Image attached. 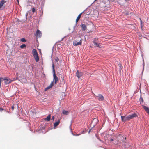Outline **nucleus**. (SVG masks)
Returning <instances> with one entry per match:
<instances>
[{
    "instance_id": "30",
    "label": "nucleus",
    "mask_w": 149,
    "mask_h": 149,
    "mask_svg": "<svg viewBox=\"0 0 149 149\" xmlns=\"http://www.w3.org/2000/svg\"><path fill=\"white\" fill-rule=\"evenodd\" d=\"M79 135H80V134H77V135H76V136H78Z\"/></svg>"
},
{
    "instance_id": "11",
    "label": "nucleus",
    "mask_w": 149,
    "mask_h": 149,
    "mask_svg": "<svg viewBox=\"0 0 149 149\" xmlns=\"http://www.w3.org/2000/svg\"><path fill=\"white\" fill-rule=\"evenodd\" d=\"M130 119H132L134 118L137 116V115L136 113H134L132 114L129 115Z\"/></svg>"
},
{
    "instance_id": "4",
    "label": "nucleus",
    "mask_w": 149,
    "mask_h": 149,
    "mask_svg": "<svg viewBox=\"0 0 149 149\" xmlns=\"http://www.w3.org/2000/svg\"><path fill=\"white\" fill-rule=\"evenodd\" d=\"M3 81H4L5 84H8L13 81V80H11L10 79L6 77L3 78Z\"/></svg>"
},
{
    "instance_id": "16",
    "label": "nucleus",
    "mask_w": 149,
    "mask_h": 149,
    "mask_svg": "<svg viewBox=\"0 0 149 149\" xmlns=\"http://www.w3.org/2000/svg\"><path fill=\"white\" fill-rule=\"evenodd\" d=\"M81 26L82 28V29L83 30H85L86 29V26L85 24H81Z\"/></svg>"
},
{
    "instance_id": "21",
    "label": "nucleus",
    "mask_w": 149,
    "mask_h": 149,
    "mask_svg": "<svg viewBox=\"0 0 149 149\" xmlns=\"http://www.w3.org/2000/svg\"><path fill=\"white\" fill-rule=\"evenodd\" d=\"M98 121V119L97 118H94L93 121V122H97Z\"/></svg>"
},
{
    "instance_id": "18",
    "label": "nucleus",
    "mask_w": 149,
    "mask_h": 149,
    "mask_svg": "<svg viewBox=\"0 0 149 149\" xmlns=\"http://www.w3.org/2000/svg\"><path fill=\"white\" fill-rule=\"evenodd\" d=\"M26 47V45L25 44H23L20 46V47L22 49H23L24 48Z\"/></svg>"
},
{
    "instance_id": "23",
    "label": "nucleus",
    "mask_w": 149,
    "mask_h": 149,
    "mask_svg": "<svg viewBox=\"0 0 149 149\" xmlns=\"http://www.w3.org/2000/svg\"><path fill=\"white\" fill-rule=\"evenodd\" d=\"M118 137H120L121 138V139H122V138L123 139V137L121 135H119Z\"/></svg>"
},
{
    "instance_id": "10",
    "label": "nucleus",
    "mask_w": 149,
    "mask_h": 149,
    "mask_svg": "<svg viewBox=\"0 0 149 149\" xmlns=\"http://www.w3.org/2000/svg\"><path fill=\"white\" fill-rule=\"evenodd\" d=\"M96 97H98V100L99 101H102L104 99V97L102 95L98 94Z\"/></svg>"
},
{
    "instance_id": "15",
    "label": "nucleus",
    "mask_w": 149,
    "mask_h": 149,
    "mask_svg": "<svg viewBox=\"0 0 149 149\" xmlns=\"http://www.w3.org/2000/svg\"><path fill=\"white\" fill-rule=\"evenodd\" d=\"M60 123V121L59 120H58L54 124V127H56Z\"/></svg>"
},
{
    "instance_id": "28",
    "label": "nucleus",
    "mask_w": 149,
    "mask_h": 149,
    "mask_svg": "<svg viewBox=\"0 0 149 149\" xmlns=\"http://www.w3.org/2000/svg\"><path fill=\"white\" fill-rule=\"evenodd\" d=\"M58 60H59V59L58 58H57V59H56V61H58Z\"/></svg>"
},
{
    "instance_id": "32",
    "label": "nucleus",
    "mask_w": 149,
    "mask_h": 149,
    "mask_svg": "<svg viewBox=\"0 0 149 149\" xmlns=\"http://www.w3.org/2000/svg\"><path fill=\"white\" fill-rule=\"evenodd\" d=\"M97 0H95L94 1H97Z\"/></svg>"
},
{
    "instance_id": "1",
    "label": "nucleus",
    "mask_w": 149,
    "mask_h": 149,
    "mask_svg": "<svg viewBox=\"0 0 149 149\" xmlns=\"http://www.w3.org/2000/svg\"><path fill=\"white\" fill-rule=\"evenodd\" d=\"M32 53L35 60L37 62H38L39 60V58L36 50L33 49L32 50Z\"/></svg>"
},
{
    "instance_id": "13",
    "label": "nucleus",
    "mask_w": 149,
    "mask_h": 149,
    "mask_svg": "<svg viewBox=\"0 0 149 149\" xmlns=\"http://www.w3.org/2000/svg\"><path fill=\"white\" fill-rule=\"evenodd\" d=\"M51 114H49L47 117L45 118V120L47 121H49L50 120Z\"/></svg>"
},
{
    "instance_id": "7",
    "label": "nucleus",
    "mask_w": 149,
    "mask_h": 149,
    "mask_svg": "<svg viewBox=\"0 0 149 149\" xmlns=\"http://www.w3.org/2000/svg\"><path fill=\"white\" fill-rule=\"evenodd\" d=\"M5 2L4 0H2L0 2V10H3L4 8V7H3V4L5 3Z\"/></svg>"
},
{
    "instance_id": "5",
    "label": "nucleus",
    "mask_w": 149,
    "mask_h": 149,
    "mask_svg": "<svg viewBox=\"0 0 149 149\" xmlns=\"http://www.w3.org/2000/svg\"><path fill=\"white\" fill-rule=\"evenodd\" d=\"M42 34L41 32L38 29L37 30L35 35L36 36V37H40L42 36Z\"/></svg>"
},
{
    "instance_id": "22",
    "label": "nucleus",
    "mask_w": 149,
    "mask_h": 149,
    "mask_svg": "<svg viewBox=\"0 0 149 149\" xmlns=\"http://www.w3.org/2000/svg\"><path fill=\"white\" fill-rule=\"evenodd\" d=\"M32 11L33 12H34L35 11V9L34 8H33L32 9Z\"/></svg>"
},
{
    "instance_id": "3",
    "label": "nucleus",
    "mask_w": 149,
    "mask_h": 149,
    "mask_svg": "<svg viewBox=\"0 0 149 149\" xmlns=\"http://www.w3.org/2000/svg\"><path fill=\"white\" fill-rule=\"evenodd\" d=\"M121 118L122 121L124 122L129 121L130 120L128 115L127 116H121Z\"/></svg>"
},
{
    "instance_id": "20",
    "label": "nucleus",
    "mask_w": 149,
    "mask_h": 149,
    "mask_svg": "<svg viewBox=\"0 0 149 149\" xmlns=\"http://www.w3.org/2000/svg\"><path fill=\"white\" fill-rule=\"evenodd\" d=\"M3 81V78H1L0 77V88L1 87V81Z\"/></svg>"
},
{
    "instance_id": "33",
    "label": "nucleus",
    "mask_w": 149,
    "mask_h": 149,
    "mask_svg": "<svg viewBox=\"0 0 149 149\" xmlns=\"http://www.w3.org/2000/svg\"><path fill=\"white\" fill-rule=\"evenodd\" d=\"M126 139V137H125V139Z\"/></svg>"
},
{
    "instance_id": "12",
    "label": "nucleus",
    "mask_w": 149,
    "mask_h": 149,
    "mask_svg": "<svg viewBox=\"0 0 149 149\" xmlns=\"http://www.w3.org/2000/svg\"><path fill=\"white\" fill-rule=\"evenodd\" d=\"M54 85V83H53V81L51 83L50 85L48 86L47 88H46L45 89V91H46L47 90L49 89H50V88H51L52 86Z\"/></svg>"
},
{
    "instance_id": "14",
    "label": "nucleus",
    "mask_w": 149,
    "mask_h": 149,
    "mask_svg": "<svg viewBox=\"0 0 149 149\" xmlns=\"http://www.w3.org/2000/svg\"><path fill=\"white\" fill-rule=\"evenodd\" d=\"M82 13H81L80 14L78 15L76 19V23H77L78 22V21L80 19V18H81V16Z\"/></svg>"
},
{
    "instance_id": "8",
    "label": "nucleus",
    "mask_w": 149,
    "mask_h": 149,
    "mask_svg": "<svg viewBox=\"0 0 149 149\" xmlns=\"http://www.w3.org/2000/svg\"><path fill=\"white\" fill-rule=\"evenodd\" d=\"M83 75L82 72H79L78 70L76 72V76L78 78H80Z\"/></svg>"
},
{
    "instance_id": "24",
    "label": "nucleus",
    "mask_w": 149,
    "mask_h": 149,
    "mask_svg": "<svg viewBox=\"0 0 149 149\" xmlns=\"http://www.w3.org/2000/svg\"><path fill=\"white\" fill-rule=\"evenodd\" d=\"M3 110V109L2 108H0V111L2 112Z\"/></svg>"
},
{
    "instance_id": "29",
    "label": "nucleus",
    "mask_w": 149,
    "mask_h": 149,
    "mask_svg": "<svg viewBox=\"0 0 149 149\" xmlns=\"http://www.w3.org/2000/svg\"><path fill=\"white\" fill-rule=\"evenodd\" d=\"M140 20L141 22H141H142V20H141V18H140Z\"/></svg>"
},
{
    "instance_id": "31",
    "label": "nucleus",
    "mask_w": 149,
    "mask_h": 149,
    "mask_svg": "<svg viewBox=\"0 0 149 149\" xmlns=\"http://www.w3.org/2000/svg\"><path fill=\"white\" fill-rule=\"evenodd\" d=\"M17 1L18 2V3H19V0H17Z\"/></svg>"
},
{
    "instance_id": "34",
    "label": "nucleus",
    "mask_w": 149,
    "mask_h": 149,
    "mask_svg": "<svg viewBox=\"0 0 149 149\" xmlns=\"http://www.w3.org/2000/svg\"><path fill=\"white\" fill-rule=\"evenodd\" d=\"M141 100H143V98H142V97L141 98Z\"/></svg>"
},
{
    "instance_id": "9",
    "label": "nucleus",
    "mask_w": 149,
    "mask_h": 149,
    "mask_svg": "<svg viewBox=\"0 0 149 149\" xmlns=\"http://www.w3.org/2000/svg\"><path fill=\"white\" fill-rule=\"evenodd\" d=\"M93 43L94 44L96 45L97 47H98L100 48H101L102 46L100 44V43H98L96 42V39L95 38L94 40L93 41Z\"/></svg>"
},
{
    "instance_id": "27",
    "label": "nucleus",
    "mask_w": 149,
    "mask_h": 149,
    "mask_svg": "<svg viewBox=\"0 0 149 149\" xmlns=\"http://www.w3.org/2000/svg\"><path fill=\"white\" fill-rule=\"evenodd\" d=\"M114 140H113V139H110V141H113Z\"/></svg>"
},
{
    "instance_id": "19",
    "label": "nucleus",
    "mask_w": 149,
    "mask_h": 149,
    "mask_svg": "<svg viewBox=\"0 0 149 149\" xmlns=\"http://www.w3.org/2000/svg\"><path fill=\"white\" fill-rule=\"evenodd\" d=\"M20 41L21 42H26V39L25 38H22V39H20Z\"/></svg>"
},
{
    "instance_id": "6",
    "label": "nucleus",
    "mask_w": 149,
    "mask_h": 149,
    "mask_svg": "<svg viewBox=\"0 0 149 149\" xmlns=\"http://www.w3.org/2000/svg\"><path fill=\"white\" fill-rule=\"evenodd\" d=\"M82 44L81 40V39L79 42H78L77 41L75 40L73 41V44L74 46H77V45H81Z\"/></svg>"
},
{
    "instance_id": "25",
    "label": "nucleus",
    "mask_w": 149,
    "mask_h": 149,
    "mask_svg": "<svg viewBox=\"0 0 149 149\" xmlns=\"http://www.w3.org/2000/svg\"><path fill=\"white\" fill-rule=\"evenodd\" d=\"M14 105H13V106H12V107H11L12 109V110H14Z\"/></svg>"
},
{
    "instance_id": "2",
    "label": "nucleus",
    "mask_w": 149,
    "mask_h": 149,
    "mask_svg": "<svg viewBox=\"0 0 149 149\" xmlns=\"http://www.w3.org/2000/svg\"><path fill=\"white\" fill-rule=\"evenodd\" d=\"M52 67H53V77H54V83L55 84H56L57 82L58 81V77L56 76L55 74V71L54 69V64H53L52 65Z\"/></svg>"
},
{
    "instance_id": "26",
    "label": "nucleus",
    "mask_w": 149,
    "mask_h": 149,
    "mask_svg": "<svg viewBox=\"0 0 149 149\" xmlns=\"http://www.w3.org/2000/svg\"><path fill=\"white\" fill-rule=\"evenodd\" d=\"M55 118V117L54 116H53L52 117V120H53V121L54 120V119Z\"/></svg>"
},
{
    "instance_id": "36",
    "label": "nucleus",
    "mask_w": 149,
    "mask_h": 149,
    "mask_svg": "<svg viewBox=\"0 0 149 149\" xmlns=\"http://www.w3.org/2000/svg\"><path fill=\"white\" fill-rule=\"evenodd\" d=\"M90 130H89V132H90Z\"/></svg>"
},
{
    "instance_id": "35",
    "label": "nucleus",
    "mask_w": 149,
    "mask_h": 149,
    "mask_svg": "<svg viewBox=\"0 0 149 149\" xmlns=\"http://www.w3.org/2000/svg\"><path fill=\"white\" fill-rule=\"evenodd\" d=\"M90 130H89V132H90Z\"/></svg>"
},
{
    "instance_id": "17",
    "label": "nucleus",
    "mask_w": 149,
    "mask_h": 149,
    "mask_svg": "<svg viewBox=\"0 0 149 149\" xmlns=\"http://www.w3.org/2000/svg\"><path fill=\"white\" fill-rule=\"evenodd\" d=\"M69 112L65 110H63L62 111V113L64 115H68L69 114Z\"/></svg>"
}]
</instances>
